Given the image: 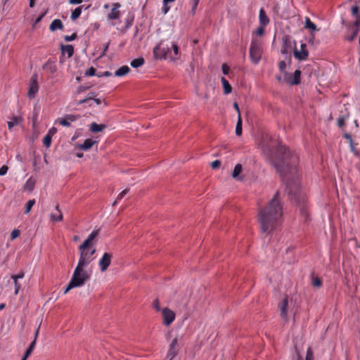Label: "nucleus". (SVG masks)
<instances>
[{"label":"nucleus","instance_id":"51","mask_svg":"<svg viewBox=\"0 0 360 360\" xmlns=\"http://www.w3.org/2000/svg\"><path fill=\"white\" fill-rule=\"evenodd\" d=\"M8 167L6 165H3L0 168V176L5 175L8 172Z\"/></svg>","mask_w":360,"mask_h":360},{"label":"nucleus","instance_id":"29","mask_svg":"<svg viewBox=\"0 0 360 360\" xmlns=\"http://www.w3.org/2000/svg\"><path fill=\"white\" fill-rule=\"evenodd\" d=\"M144 62H145L144 58L142 57H140V58H136V59H134L133 60H131L130 65L132 68H139L141 65H143L144 64Z\"/></svg>","mask_w":360,"mask_h":360},{"label":"nucleus","instance_id":"10","mask_svg":"<svg viewBox=\"0 0 360 360\" xmlns=\"http://www.w3.org/2000/svg\"><path fill=\"white\" fill-rule=\"evenodd\" d=\"M308 56L309 53L307 49V45L305 44H301L300 51H298L297 49L294 50V56L299 60H305L307 58Z\"/></svg>","mask_w":360,"mask_h":360},{"label":"nucleus","instance_id":"11","mask_svg":"<svg viewBox=\"0 0 360 360\" xmlns=\"http://www.w3.org/2000/svg\"><path fill=\"white\" fill-rule=\"evenodd\" d=\"M162 316H163V319H164V321H163L164 323L166 326H169L174 320L175 314L174 313L173 311H172L167 308H165L162 310Z\"/></svg>","mask_w":360,"mask_h":360},{"label":"nucleus","instance_id":"59","mask_svg":"<svg viewBox=\"0 0 360 360\" xmlns=\"http://www.w3.org/2000/svg\"><path fill=\"white\" fill-rule=\"evenodd\" d=\"M129 191V189H124L118 195V199L121 200L127 193H128Z\"/></svg>","mask_w":360,"mask_h":360},{"label":"nucleus","instance_id":"1","mask_svg":"<svg viewBox=\"0 0 360 360\" xmlns=\"http://www.w3.org/2000/svg\"><path fill=\"white\" fill-rule=\"evenodd\" d=\"M260 148L282 178H285L287 174H297L299 158L295 153L282 145L276 148L275 143L267 134L262 135Z\"/></svg>","mask_w":360,"mask_h":360},{"label":"nucleus","instance_id":"4","mask_svg":"<svg viewBox=\"0 0 360 360\" xmlns=\"http://www.w3.org/2000/svg\"><path fill=\"white\" fill-rule=\"evenodd\" d=\"M286 189L288 192L289 198L297 204V205L300 207L301 214L304 217L307 218L308 216V213L305 207V205L307 203V197L305 193L301 191L298 180H288L286 182Z\"/></svg>","mask_w":360,"mask_h":360},{"label":"nucleus","instance_id":"57","mask_svg":"<svg viewBox=\"0 0 360 360\" xmlns=\"http://www.w3.org/2000/svg\"><path fill=\"white\" fill-rule=\"evenodd\" d=\"M221 69H222V72H223L224 75H228L229 74V67L226 64L224 63L222 65Z\"/></svg>","mask_w":360,"mask_h":360},{"label":"nucleus","instance_id":"3","mask_svg":"<svg viewBox=\"0 0 360 360\" xmlns=\"http://www.w3.org/2000/svg\"><path fill=\"white\" fill-rule=\"evenodd\" d=\"M156 60L169 59L176 61L180 58L181 53L178 45L169 40H162L156 45L153 51Z\"/></svg>","mask_w":360,"mask_h":360},{"label":"nucleus","instance_id":"14","mask_svg":"<svg viewBox=\"0 0 360 360\" xmlns=\"http://www.w3.org/2000/svg\"><path fill=\"white\" fill-rule=\"evenodd\" d=\"M177 352V339L175 338L172 341L169 345V351L167 353V358H169L168 360H172V359L176 355Z\"/></svg>","mask_w":360,"mask_h":360},{"label":"nucleus","instance_id":"19","mask_svg":"<svg viewBox=\"0 0 360 360\" xmlns=\"http://www.w3.org/2000/svg\"><path fill=\"white\" fill-rule=\"evenodd\" d=\"M243 167L240 164H237L232 172V177L236 180L242 181L243 179V177L242 176H240V174L242 172Z\"/></svg>","mask_w":360,"mask_h":360},{"label":"nucleus","instance_id":"6","mask_svg":"<svg viewBox=\"0 0 360 360\" xmlns=\"http://www.w3.org/2000/svg\"><path fill=\"white\" fill-rule=\"evenodd\" d=\"M89 280L86 276L82 275L76 271H74L70 281L65 289L64 294H66L71 289L81 287L84 285L85 282Z\"/></svg>","mask_w":360,"mask_h":360},{"label":"nucleus","instance_id":"38","mask_svg":"<svg viewBox=\"0 0 360 360\" xmlns=\"http://www.w3.org/2000/svg\"><path fill=\"white\" fill-rule=\"evenodd\" d=\"M349 117V112L345 113L344 115L340 116L338 119V125L339 127H342L345 125V120Z\"/></svg>","mask_w":360,"mask_h":360},{"label":"nucleus","instance_id":"27","mask_svg":"<svg viewBox=\"0 0 360 360\" xmlns=\"http://www.w3.org/2000/svg\"><path fill=\"white\" fill-rule=\"evenodd\" d=\"M221 81L224 88V93L225 94H230L232 91V87L229 83L228 80L225 77H222Z\"/></svg>","mask_w":360,"mask_h":360},{"label":"nucleus","instance_id":"23","mask_svg":"<svg viewBox=\"0 0 360 360\" xmlns=\"http://www.w3.org/2000/svg\"><path fill=\"white\" fill-rule=\"evenodd\" d=\"M106 128V125L101 124H98L96 122H92L89 126V130L93 133H97L103 131Z\"/></svg>","mask_w":360,"mask_h":360},{"label":"nucleus","instance_id":"16","mask_svg":"<svg viewBox=\"0 0 360 360\" xmlns=\"http://www.w3.org/2000/svg\"><path fill=\"white\" fill-rule=\"evenodd\" d=\"M120 7V4L119 3L113 4V7L111 10V12L108 15V20H115L118 19L120 15V11L117 10Z\"/></svg>","mask_w":360,"mask_h":360},{"label":"nucleus","instance_id":"26","mask_svg":"<svg viewBox=\"0 0 360 360\" xmlns=\"http://www.w3.org/2000/svg\"><path fill=\"white\" fill-rule=\"evenodd\" d=\"M129 71L130 68L127 65H123L115 72V75L116 77H122L126 75Z\"/></svg>","mask_w":360,"mask_h":360},{"label":"nucleus","instance_id":"35","mask_svg":"<svg viewBox=\"0 0 360 360\" xmlns=\"http://www.w3.org/2000/svg\"><path fill=\"white\" fill-rule=\"evenodd\" d=\"M51 130L49 131V133L44 137L43 139V144L46 147L49 148L51 146V139H52V135L51 134Z\"/></svg>","mask_w":360,"mask_h":360},{"label":"nucleus","instance_id":"45","mask_svg":"<svg viewBox=\"0 0 360 360\" xmlns=\"http://www.w3.org/2000/svg\"><path fill=\"white\" fill-rule=\"evenodd\" d=\"M84 75L87 77L96 75V69L93 67H91L90 68L86 70Z\"/></svg>","mask_w":360,"mask_h":360},{"label":"nucleus","instance_id":"37","mask_svg":"<svg viewBox=\"0 0 360 360\" xmlns=\"http://www.w3.org/2000/svg\"><path fill=\"white\" fill-rule=\"evenodd\" d=\"M134 16L132 13H128L127 18H126V25H125V29L127 30L128 28H129L132 23H133V21H134Z\"/></svg>","mask_w":360,"mask_h":360},{"label":"nucleus","instance_id":"34","mask_svg":"<svg viewBox=\"0 0 360 360\" xmlns=\"http://www.w3.org/2000/svg\"><path fill=\"white\" fill-rule=\"evenodd\" d=\"M311 283L314 287L319 288L322 285V281L319 277L314 276V274H312Z\"/></svg>","mask_w":360,"mask_h":360},{"label":"nucleus","instance_id":"62","mask_svg":"<svg viewBox=\"0 0 360 360\" xmlns=\"http://www.w3.org/2000/svg\"><path fill=\"white\" fill-rule=\"evenodd\" d=\"M15 283V294L17 295L20 288V284L17 281H14Z\"/></svg>","mask_w":360,"mask_h":360},{"label":"nucleus","instance_id":"54","mask_svg":"<svg viewBox=\"0 0 360 360\" xmlns=\"http://www.w3.org/2000/svg\"><path fill=\"white\" fill-rule=\"evenodd\" d=\"M305 360H313V353L310 348L307 350Z\"/></svg>","mask_w":360,"mask_h":360},{"label":"nucleus","instance_id":"53","mask_svg":"<svg viewBox=\"0 0 360 360\" xmlns=\"http://www.w3.org/2000/svg\"><path fill=\"white\" fill-rule=\"evenodd\" d=\"M23 277H24V273L23 272H20V273L18 274L17 275H13L11 276V278H13V280L14 281H18V279L22 278Z\"/></svg>","mask_w":360,"mask_h":360},{"label":"nucleus","instance_id":"44","mask_svg":"<svg viewBox=\"0 0 360 360\" xmlns=\"http://www.w3.org/2000/svg\"><path fill=\"white\" fill-rule=\"evenodd\" d=\"M65 117H66L67 120H69V122L71 123V122L77 121L80 117V115L70 114V115H65Z\"/></svg>","mask_w":360,"mask_h":360},{"label":"nucleus","instance_id":"30","mask_svg":"<svg viewBox=\"0 0 360 360\" xmlns=\"http://www.w3.org/2000/svg\"><path fill=\"white\" fill-rule=\"evenodd\" d=\"M43 69L46 70L50 73L53 74L56 71V67L53 65L50 60H49L44 65Z\"/></svg>","mask_w":360,"mask_h":360},{"label":"nucleus","instance_id":"33","mask_svg":"<svg viewBox=\"0 0 360 360\" xmlns=\"http://www.w3.org/2000/svg\"><path fill=\"white\" fill-rule=\"evenodd\" d=\"M243 128H242V118L240 116V113H239V116L238 117V121L236 127V134L237 136H240L242 134Z\"/></svg>","mask_w":360,"mask_h":360},{"label":"nucleus","instance_id":"28","mask_svg":"<svg viewBox=\"0 0 360 360\" xmlns=\"http://www.w3.org/2000/svg\"><path fill=\"white\" fill-rule=\"evenodd\" d=\"M62 52L67 53L69 58L72 57L74 53V49L72 45H62L61 46Z\"/></svg>","mask_w":360,"mask_h":360},{"label":"nucleus","instance_id":"8","mask_svg":"<svg viewBox=\"0 0 360 360\" xmlns=\"http://www.w3.org/2000/svg\"><path fill=\"white\" fill-rule=\"evenodd\" d=\"M112 257V255L111 253L105 252L100 259L98 265L102 272L105 271L108 266L110 265Z\"/></svg>","mask_w":360,"mask_h":360},{"label":"nucleus","instance_id":"63","mask_svg":"<svg viewBox=\"0 0 360 360\" xmlns=\"http://www.w3.org/2000/svg\"><path fill=\"white\" fill-rule=\"evenodd\" d=\"M83 0H69L70 4H79Z\"/></svg>","mask_w":360,"mask_h":360},{"label":"nucleus","instance_id":"15","mask_svg":"<svg viewBox=\"0 0 360 360\" xmlns=\"http://www.w3.org/2000/svg\"><path fill=\"white\" fill-rule=\"evenodd\" d=\"M288 304V298L285 297L278 305V307L281 311V316L283 319H284L285 321H288V316H287Z\"/></svg>","mask_w":360,"mask_h":360},{"label":"nucleus","instance_id":"61","mask_svg":"<svg viewBox=\"0 0 360 360\" xmlns=\"http://www.w3.org/2000/svg\"><path fill=\"white\" fill-rule=\"evenodd\" d=\"M153 307H154L157 311H160V303H159L158 300H154V302H153Z\"/></svg>","mask_w":360,"mask_h":360},{"label":"nucleus","instance_id":"5","mask_svg":"<svg viewBox=\"0 0 360 360\" xmlns=\"http://www.w3.org/2000/svg\"><path fill=\"white\" fill-rule=\"evenodd\" d=\"M79 259L78 264L75 269V271L81 274L82 275L86 276L89 279H90L91 274L84 269L89 263L94 259L92 256L96 252V249L92 248H79Z\"/></svg>","mask_w":360,"mask_h":360},{"label":"nucleus","instance_id":"49","mask_svg":"<svg viewBox=\"0 0 360 360\" xmlns=\"http://www.w3.org/2000/svg\"><path fill=\"white\" fill-rule=\"evenodd\" d=\"M198 2H199V0H191V4H192L191 12L193 13H194L195 12V9L198 6Z\"/></svg>","mask_w":360,"mask_h":360},{"label":"nucleus","instance_id":"2","mask_svg":"<svg viewBox=\"0 0 360 360\" xmlns=\"http://www.w3.org/2000/svg\"><path fill=\"white\" fill-rule=\"evenodd\" d=\"M282 215L283 207L277 191L269 202L259 210L258 221L261 231L267 235L271 233L281 224Z\"/></svg>","mask_w":360,"mask_h":360},{"label":"nucleus","instance_id":"18","mask_svg":"<svg viewBox=\"0 0 360 360\" xmlns=\"http://www.w3.org/2000/svg\"><path fill=\"white\" fill-rule=\"evenodd\" d=\"M96 143V141H94L91 139H87L84 141L83 143L77 144V147L83 150H88Z\"/></svg>","mask_w":360,"mask_h":360},{"label":"nucleus","instance_id":"25","mask_svg":"<svg viewBox=\"0 0 360 360\" xmlns=\"http://www.w3.org/2000/svg\"><path fill=\"white\" fill-rule=\"evenodd\" d=\"M22 122L21 117L19 116H13L11 117V120L8 122V127L9 130H12V128L14 126L18 125Z\"/></svg>","mask_w":360,"mask_h":360},{"label":"nucleus","instance_id":"46","mask_svg":"<svg viewBox=\"0 0 360 360\" xmlns=\"http://www.w3.org/2000/svg\"><path fill=\"white\" fill-rule=\"evenodd\" d=\"M58 122L60 124L64 126V127H70L71 123L69 122V120H67L66 117L63 118H60L58 120Z\"/></svg>","mask_w":360,"mask_h":360},{"label":"nucleus","instance_id":"7","mask_svg":"<svg viewBox=\"0 0 360 360\" xmlns=\"http://www.w3.org/2000/svg\"><path fill=\"white\" fill-rule=\"evenodd\" d=\"M262 56V48L260 42L257 39H252L250 49V57L251 60L257 64L260 60Z\"/></svg>","mask_w":360,"mask_h":360},{"label":"nucleus","instance_id":"36","mask_svg":"<svg viewBox=\"0 0 360 360\" xmlns=\"http://www.w3.org/2000/svg\"><path fill=\"white\" fill-rule=\"evenodd\" d=\"M304 27L311 31L316 30V25L314 22H312L311 20L307 17L305 18Z\"/></svg>","mask_w":360,"mask_h":360},{"label":"nucleus","instance_id":"20","mask_svg":"<svg viewBox=\"0 0 360 360\" xmlns=\"http://www.w3.org/2000/svg\"><path fill=\"white\" fill-rule=\"evenodd\" d=\"M259 20L260 25L262 26H266L269 22V19L263 8L259 10Z\"/></svg>","mask_w":360,"mask_h":360},{"label":"nucleus","instance_id":"22","mask_svg":"<svg viewBox=\"0 0 360 360\" xmlns=\"http://www.w3.org/2000/svg\"><path fill=\"white\" fill-rule=\"evenodd\" d=\"M63 28V25L60 19L53 20L49 26V29L52 32H54L57 30H62Z\"/></svg>","mask_w":360,"mask_h":360},{"label":"nucleus","instance_id":"43","mask_svg":"<svg viewBox=\"0 0 360 360\" xmlns=\"http://www.w3.org/2000/svg\"><path fill=\"white\" fill-rule=\"evenodd\" d=\"M35 204V200H30L27 202L26 203V209H25V214H27L30 212V211L31 210L32 207H33V205Z\"/></svg>","mask_w":360,"mask_h":360},{"label":"nucleus","instance_id":"48","mask_svg":"<svg viewBox=\"0 0 360 360\" xmlns=\"http://www.w3.org/2000/svg\"><path fill=\"white\" fill-rule=\"evenodd\" d=\"M76 38H77V34L76 33H73L70 36L66 35V36L64 37V39L66 41H71L75 39Z\"/></svg>","mask_w":360,"mask_h":360},{"label":"nucleus","instance_id":"24","mask_svg":"<svg viewBox=\"0 0 360 360\" xmlns=\"http://www.w3.org/2000/svg\"><path fill=\"white\" fill-rule=\"evenodd\" d=\"M36 181L33 177H30L25 182L23 189L32 192L34 190Z\"/></svg>","mask_w":360,"mask_h":360},{"label":"nucleus","instance_id":"39","mask_svg":"<svg viewBox=\"0 0 360 360\" xmlns=\"http://www.w3.org/2000/svg\"><path fill=\"white\" fill-rule=\"evenodd\" d=\"M50 218L52 221H60L63 220L62 212L58 214L51 213Z\"/></svg>","mask_w":360,"mask_h":360},{"label":"nucleus","instance_id":"21","mask_svg":"<svg viewBox=\"0 0 360 360\" xmlns=\"http://www.w3.org/2000/svg\"><path fill=\"white\" fill-rule=\"evenodd\" d=\"M96 96L97 94L96 92H90L85 98L77 101V104L82 105L84 103H87L89 106H91V103H90V101L94 99V98L96 97Z\"/></svg>","mask_w":360,"mask_h":360},{"label":"nucleus","instance_id":"40","mask_svg":"<svg viewBox=\"0 0 360 360\" xmlns=\"http://www.w3.org/2000/svg\"><path fill=\"white\" fill-rule=\"evenodd\" d=\"M355 21L350 24V29H357L358 31L360 30V18H355Z\"/></svg>","mask_w":360,"mask_h":360},{"label":"nucleus","instance_id":"17","mask_svg":"<svg viewBox=\"0 0 360 360\" xmlns=\"http://www.w3.org/2000/svg\"><path fill=\"white\" fill-rule=\"evenodd\" d=\"M283 43L281 49V53L283 54H288L291 51L292 44L288 36H285L283 39Z\"/></svg>","mask_w":360,"mask_h":360},{"label":"nucleus","instance_id":"64","mask_svg":"<svg viewBox=\"0 0 360 360\" xmlns=\"http://www.w3.org/2000/svg\"><path fill=\"white\" fill-rule=\"evenodd\" d=\"M87 89H89V87H85V86H80L78 87L77 89V92L78 93H81L82 91H84L85 90H86Z\"/></svg>","mask_w":360,"mask_h":360},{"label":"nucleus","instance_id":"31","mask_svg":"<svg viewBox=\"0 0 360 360\" xmlns=\"http://www.w3.org/2000/svg\"><path fill=\"white\" fill-rule=\"evenodd\" d=\"M84 5H82V6H80L77 8H76L71 13V15H70V18L72 20H75L76 19H77L81 13H82V7H84Z\"/></svg>","mask_w":360,"mask_h":360},{"label":"nucleus","instance_id":"41","mask_svg":"<svg viewBox=\"0 0 360 360\" xmlns=\"http://www.w3.org/2000/svg\"><path fill=\"white\" fill-rule=\"evenodd\" d=\"M352 15L354 18H360L359 8L357 5H354L352 7Z\"/></svg>","mask_w":360,"mask_h":360},{"label":"nucleus","instance_id":"50","mask_svg":"<svg viewBox=\"0 0 360 360\" xmlns=\"http://www.w3.org/2000/svg\"><path fill=\"white\" fill-rule=\"evenodd\" d=\"M221 162L219 160H214L211 163V167L212 169H217L220 167Z\"/></svg>","mask_w":360,"mask_h":360},{"label":"nucleus","instance_id":"55","mask_svg":"<svg viewBox=\"0 0 360 360\" xmlns=\"http://www.w3.org/2000/svg\"><path fill=\"white\" fill-rule=\"evenodd\" d=\"M264 26H262V25H260V26L256 30L257 35L261 36V35H262L264 34Z\"/></svg>","mask_w":360,"mask_h":360},{"label":"nucleus","instance_id":"42","mask_svg":"<svg viewBox=\"0 0 360 360\" xmlns=\"http://www.w3.org/2000/svg\"><path fill=\"white\" fill-rule=\"evenodd\" d=\"M352 31V34L350 36H348L346 37V39L349 41H352L355 37L357 36L359 31L357 30V29H350Z\"/></svg>","mask_w":360,"mask_h":360},{"label":"nucleus","instance_id":"60","mask_svg":"<svg viewBox=\"0 0 360 360\" xmlns=\"http://www.w3.org/2000/svg\"><path fill=\"white\" fill-rule=\"evenodd\" d=\"M344 137H345V139H346L348 141L349 144L353 143V140H352V136L349 134L345 133L344 134Z\"/></svg>","mask_w":360,"mask_h":360},{"label":"nucleus","instance_id":"58","mask_svg":"<svg viewBox=\"0 0 360 360\" xmlns=\"http://www.w3.org/2000/svg\"><path fill=\"white\" fill-rule=\"evenodd\" d=\"M19 235H20V231L18 229H14L11 232V238L14 239V238H17Z\"/></svg>","mask_w":360,"mask_h":360},{"label":"nucleus","instance_id":"13","mask_svg":"<svg viewBox=\"0 0 360 360\" xmlns=\"http://www.w3.org/2000/svg\"><path fill=\"white\" fill-rule=\"evenodd\" d=\"M38 90L39 86L37 82V76L34 75L31 78L30 86L27 92L28 97L33 98L35 96L36 93H37Z\"/></svg>","mask_w":360,"mask_h":360},{"label":"nucleus","instance_id":"32","mask_svg":"<svg viewBox=\"0 0 360 360\" xmlns=\"http://www.w3.org/2000/svg\"><path fill=\"white\" fill-rule=\"evenodd\" d=\"M36 345V342H35V340H34L30 345V346L28 347V348L27 349L23 357L22 358V359H25V360H27V359L30 356V355L32 354L34 347Z\"/></svg>","mask_w":360,"mask_h":360},{"label":"nucleus","instance_id":"12","mask_svg":"<svg viewBox=\"0 0 360 360\" xmlns=\"http://www.w3.org/2000/svg\"><path fill=\"white\" fill-rule=\"evenodd\" d=\"M301 71L296 70L292 76L285 75V79L288 84L291 85H296L300 82Z\"/></svg>","mask_w":360,"mask_h":360},{"label":"nucleus","instance_id":"47","mask_svg":"<svg viewBox=\"0 0 360 360\" xmlns=\"http://www.w3.org/2000/svg\"><path fill=\"white\" fill-rule=\"evenodd\" d=\"M349 146H350V150H351V152H352V153L354 154V155H356V156H359L360 153H359V150H357L356 149V148H355V146H354V143H352L349 144Z\"/></svg>","mask_w":360,"mask_h":360},{"label":"nucleus","instance_id":"56","mask_svg":"<svg viewBox=\"0 0 360 360\" xmlns=\"http://www.w3.org/2000/svg\"><path fill=\"white\" fill-rule=\"evenodd\" d=\"M278 68L281 72H283L286 68L285 62L284 60L280 61L278 63Z\"/></svg>","mask_w":360,"mask_h":360},{"label":"nucleus","instance_id":"52","mask_svg":"<svg viewBox=\"0 0 360 360\" xmlns=\"http://www.w3.org/2000/svg\"><path fill=\"white\" fill-rule=\"evenodd\" d=\"M170 6H168V4H163V6L162 7V13L165 15L169 11Z\"/></svg>","mask_w":360,"mask_h":360},{"label":"nucleus","instance_id":"9","mask_svg":"<svg viewBox=\"0 0 360 360\" xmlns=\"http://www.w3.org/2000/svg\"><path fill=\"white\" fill-rule=\"evenodd\" d=\"M99 229L92 231L87 238L79 245V249L91 248L94 245V240L98 235Z\"/></svg>","mask_w":360,"mask_h":360}]
</instances>
